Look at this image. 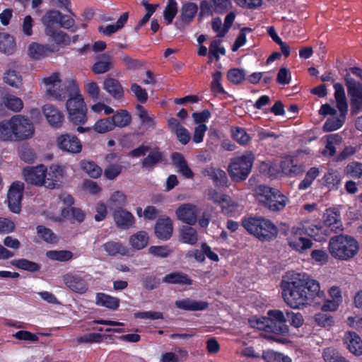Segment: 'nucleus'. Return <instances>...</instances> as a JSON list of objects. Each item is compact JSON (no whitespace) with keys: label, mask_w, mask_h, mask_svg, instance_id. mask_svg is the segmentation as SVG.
<instances>
[{"label":"nucleus","mask_w":362,"mask_h":362,"mask_svg":"<svg viewBox=\"0 0 362 362\" xmlns=\"http://www.w3.org/2000/svg\"><path fill=\"white\" fill-rule=\"evenodd\" d=\"M280 288L285 303L296 310L307 308L324 294L320 282L305 272H286L282 276Z\"/></svg>","instance_id":"nucleus-1"},{"label":"nucleus","mask_w":362,"mask_h":362,"mask_svg":"<svg viewBox=\"0 0 362 362\" xmlns=\"http://www.w3.org/2000/svg\"><path fill=\"white\" fill-rule=\"evenodd\" d=\"M254 195L259 205L273 212L283 210L288 202L279 189L264 185L255 187Z\"/></svg>","instance_id":"nucleus-2"},{"label":"nucleus","mask_w":362,"mask_h":362,"mask_svg":"<svg viewBox=\"0 0 362 362\" xmlns=\"http://www.w3.org/2000/svg\"><path fill=\"white\" fill-rule=\"evenodd\" d=\"M243 226L261 241H269L277 236L278 229L269 220L262 217H248L243 220Z\"/></svg>","instance_id":"nucleus-3"},{"label":"nucleus","mask_w":362,"mask_h":362,"mask_svg":"<svg viewBox=\"0 0 362 362\" xmlns=\"http://www.w3.org/2000/svg\"><path fill=\"white\" fill-rule=\"evenodd\" d=\"M334 98L337 102V107L340 111L339 117H332L327 119L324 124L323 130L325 132H332L340 128L345 120V117L348 111V104L343 86L337 83L334 85Z\"/></svg>","instance_id":"nucleus-4"},{"label":"nucleus","mask_w":362,"mask_h":362,"mask_svg":"<svg viewBox=\"0 0 362 362\" xmlns=\"http://www.w3.org/2000/svg\"><path fill=\"white\" fill-rule=\"evenodd\" d=\"M254 160V155L251 153L232 158L228 166V172L231 180L236 182L246 180L251 172Z\"/></svg>","instance_id":"nucleus-5"},{"label":"nucleus","mask_w":362,"mask_h":362,"mask_svg":"<svg viewBox=\"0 0 362 362\" xmlns=\"http://www.w3.org/2000/svg\"><path fill=\"white\" fill-rule=\"evenodd\" d=\"M69 119L75 125L83 124L87 122V107L81 95L69 98L66 101Z\"/></svg>","instance_id":"nucleus-6"},{"label":"nucleus","mask_w":362,"mask_h":362,"mask_svg":"<svg viewBox=\"0 0 362 362\" xmlns=\"http://www.w3.org/2000/svg\"><path fill=\"white\" fill-rule=\"evenodd\" d=\"M344 81L350 96L351 114L356 115L362 111V83L351 78L349 74L345 75Z\"/></svg>","instance_id":"nucleus-7"},{"label":"nucleus","mask_w":362,"mask_h":362,"mask_svg":"<svg viewBox=\"0 0 362 362\" xmlns=\"http://www.w3.org/2000/svg\"><path fill=\"white\" fill-rule=\"evenodd\" d=\"M47 93L52 98L60 101L64 100L66 98L69 99L81 95L76 81L71 78L57 85L56 88L54 86L49 87Z\"/></svg>","instance_id":"nucleus-8"},{"label":"nucleus","mask_w":362,"mask_h":362,"mask_svg":"<svg viewBox=\"0 0 362 362\" xmlns=\"http://www.w3.org/2000/svg\"><path fill=\"white\" fill-rule=\"evenodd\" d=\"M13 122L15 141H23L33 136L35 129L30 120L23 115H18L11 117Z\"/></svg>","instance_id":"nucleus-9"},{"label":"nucleus","mask_w":362,"mask_h":362,"mask_svg":"<svg viewBox=\"0 0 362 362\" xmlns=\"http://www.w3.org/2000/svg\"><path fill=\"white\" fill-rule=\"evenodd\" d=\"M23 190L24 183L21 181H15L8 191V207L13 213L18 214L21 210Z\"/></svg>","instance_id":"nucleus-10"},{"label":"nucleus","mask_w":362,"mask_h":362,"mask_svg":"<svg viewBox=\"0 0 362 362\" xmlns=\"http://www.w3.org/2000/svg\"><path fill=\"white\" fill-rule=\"evenodd\" d=\"M56 144L60 150L69 153L76 154L82 151L81 141L74 134L66 133L58 136Z\"/></svg>","instance_id":"nucleus-11"},{"label":"nucleus","mask_w":362,"mask_h":362,"mask_svg":"<svg viewBox=\"0 0 362 362\" xmlns=\"http://www.w3.org/2000/svg\"><path fill=\"white\" fill-rule=\"evenodd\" d=\"M64 284L73 292L83 294L88 289V284L81 274L68 272L62 276Z\"/></svg>","instance_id":"nucleus-12"},{"label":"nucleus","mask_w":362,"mask_h":362,"mask_svg":"<svg viewBox=\"0 0 362 362\" xmlns=\"http://www.w3.org/2000/svg\"><path fill=\"white\" fill-rule=\"evenodd\" d=\"M250 327L275 334H285L288 332V327L286 325L272 327L270 320L265 317L253 316L248 320Z\"/></svg>","instance_id":"nucleus-13"},{"label":"nucleus","mask_w":362,"mask_h":362,"mask_svg":"<svg viewBox=\"0 0 362 362\" xmlns=\"http://www.w3.org/2000/svg\"><path fill=\"white\" fill-rule=\"evenodd\" d=\"M173 221L170 217L162 215L158 218L154 226L156 236L161 240H168L173 233Z\"/></svg>","instance_id":"nucleus-14"},{"label":"nucleus","mask_w":362,"mask_h":362,"mask_svg":"<svg viewBox=\"0 0 362 362\" xmlns=\"http://www.w3.org/2000/svg\"><path fill=\"white\" fill-rule=\"evenodd\" d=\"M327 293L328 298L324 300L321 310L323 312H335L343 301L341 291L339 287L332 286L328 289Z\"/></svg>","instance_id":"nucleus-15"},{"label":"nucleus","mask_w":362,"mask_h":362,"mask_svg":"<svg viewBox=\"0 0 362 362\" xmlns=\"http://www.w3.org/2000/svg\"><path fill=\"white\" fill-rule=\"evenodd\" d=\"M45 173H47V168L44 165L27 167L23 169L25 181L37 186H45Z\"/></svg>","instance_id":"nucleus-16"},{"label":"nucleus","mask_w":362,"mask_h":362,"mask_svg":"<svg viewBox=\"0 0 362 362\" xmlns=\"http://www.w3.org/2000/svg\"><path fill=\"white\" fill-rule=\"evenodd\" d=\"M112 217L119 228L129 229L135 223L134 215L122 206H117L113 209Z\"/></svg>","instance_id":"nucleus-17"},{"label":"nucleus","mask_w":362,"mask_h":362,"mask_svg":"<svg viewBox=\"0 0 362 362\" xmlns=\"http://www.w3.org/2000/svg\"><path fill=\"white\" fill-rule=\"evenodd\" d=\"M288 243L294 249H310L313 246L311 240L303 235L300 228H292Z\"/></svg>","instance_id":"nucleus-18"},{"label":"nucleus","mask_w":362,"mask_h":362,"mask_svg":"<svg viewBox=\"0 0 362 362\" xmlns=\"http://www.w3.org/2000/svg\"><path fill=\"white\" fill-rule=\"evenodd\" d=\"M42 112L52 127L59 129L62 126L64 119V114L54 105H45L42 107Z\"/></svg>","instance_id":"nucleus-19"},{"label":"nucleus","mask_w":362,"mask_h":362,"mask_svg":"<svg viewBox=\"0 0 362 362\" xmlns=\"http://www.w3.org/2000/svg\"><path fill=\"white\" fill-rule=\"evenodd\" d=\"M177 218L182 222L192 226L197 222V209L192 204H183L175 211Z\"/></svg>","instance_id":"nucleus-20"},{"label":"nucleus","mask_w":362,"mask_h":362,"mask_svg":"<svg viewBox=\"0 0 362 362\" xmlns=\"http://www.w3.org/2000/svg\"><path fill=\"white\" fill-rule=\"evenodd\" d=\"M64 177V170L59 165H52L45 173V187L54 189L60 186Z\"/></svg>","instance_id":"nucleus-21"},{"label":"nucleus","mask_w":362,"mask_h":362,"mask_svg":"<svg viewBox=\"0 0 362 362\" xmlns=\"http://www.w3.org/2000/svg\"><path fill=\"white\" fill-rule=\"evenodd\" d=\"M62 13L57 10H50L42 18V22L45 26V33L46 35H53L54 29H58L60 25Z\"/></svg>","instance_id":"nucleus-22"},{"label":"nucleus","mask_w":362,"mask_h":362,"mask_svg":"<svg viewBox=\"0 0 362 362\" xmlns=\"http://www.w3.org/2000/svg\"><path fill=\"white\" fill-rule=\"evenodd\" d=\"M323 223L325 226L335 232L343 229L340 213L335 209H327L323 214Z\"/></svg>","instance_id":"nucleus-23"},{"label":"nucleus","mask_w":362,"mask_h":362,"mask_svg":"<svg viewBox=\"0 0 362 362\" xmlns=\"http://www.w3.org/2000/svg\"><path fill=\"white\" fill-rule=\"evenodd\" d=\"M159 163H166L163 152L160 148L156 147L151 150L148 156L141 161V167L143 169L151 171Z\"/></svg>","instance_id":"nucleus-24"},{"label":"nucleus","mask_w":362,"mask_h":362,"mask_svg":"<svg viewBox=\"0 0 362 362\" xmlns=\"http://www.w3.org/2000/svg\"><path fill=\"white\" fill-rule=\"evenodd\" d=\"M343 341L351 353L356 356L362 354V340L356 332L351 331L346 332Z\"/></svg>","instance_id":"nucleus-25"},{"label":"nucleus","mask_w":362,"mask_h":362,"mask_svg":"<svg viewBox=\"0 0 362 362\" xmlns=\"http://www.w3.org/2000/svg\"><path fill=\"white\" fill-rule=\"evenodd\" d=\"M173 164L178 169V172L187 179H192L194 173L189 167L187 160L181 153L173 152L170 156Z\"/></svg>","instance_id":"nucleus-26"},{"label":"nucleus","mask_w":362,"mask_h":362,"mask_svg":"<svg viewBox=\"0 0 362 362\" xmlns=\"http://www.w3.org/2000/svg\"><path fill=\"white\" fill-rule=\"evenodd\" d=\"M175 305L176 308L187 311H201L209 308V303L206 301L196 300L189 298L176 300Z\"/></svg>","instance_id":"nucleus-27"},{"label":"nucleus","mask_w":362,"mask_h":362,"mask_svg":"<svg viewBox=\"0 0 362 362\" xmlns=\"http://www.w3.org/2000/svg\"><path fill=\"white\" fill-rule=\"evenodd\" d=\"M103 88L114 99L120 100L124 98V89L119 80L108 77L103 82Z\"/></svg>","instance_id":"nucleus-28"},{"label":"nucleus","mask_w":362,"mask_h":362,"mask_svg":"<svg viewBox=\"0 0 362 362\" xmlns=\"http://www.w3.org/2000/svg\"><path fill=\"white\" fill-rule=\"evenodd\" d=\"M329 249H349V247L358 248L356 240L347 235H338L330 239Z\"/></svg>","instance_id":"nucleus-29"},{"label":"nucleus","mask_w":362,"mask_h":362,"mask_svg":"<svg viewBox=\"0 0 362 362\" xmlns=\"http://www.w3.org/2000/svg\"><path fill=\"white\" fill-rule=\"evenodd\" d=\"M112 66V57L104 53L98 57L97 61L93 64L91 69L93 73L100 74L110 71Z\"/></svg>","instance_id":"nucleus-30"},{"label":"nucleus","mask_w":362,"mask_h":362,"mask_svg":"<svg viewBox=\"0 0 362 362\" xmlns=\"http://www.w3.org/2000/svg\"><path fill=\"white\" fill-rule=\"evenodd\" d=\"M163 282L170 284H180L190 286L192 284V279L186 274L181 272H173L166 274Z\"/></svg>","instance_id":"nucleus-31"},{"label":"nucleus","mask_w":362,"mask_h":362,"mask_svg":"<svg viewBox=\"0 0 362 362\" xmlns=\"http://www.w3.org/2000/svg\"><path fill=\"white\" fill-rule=\"evenodd\" d=\"M95 303L99 306L105 307L112 310H116L119 306L120 300L104 293H98L95 297Z\"/></svg>","instance_id":"nucleus-32"},{"label":"nucleus","mask_w":362,"mask_h":362,"mask_svg":"<svg viewBox=\"0 0 362 362\" xmlns=\"http://www.w3.org/2000/svg\"><path fill=\"white\" fill-rule=\"evenodd\" d=\"M203 174L211 179L216 186L224 185L226 183V173L220 168L208 166L204 169Z\"/></svg>","instance_id":"nucleus-33"},{"label":"nucleus","mask_w":362,"mask_h":362,"mask_svg":"<svg viewBox=\"0 0 362 362\" xmlns=\"http://www.w3.org/2000/svg\"><path fill=\"white\" fill-rule=\"evenodd\" d=\"M112 124L113 129L115 127H125L129 125L132 122V115L126 110H119L112 116L110 117Z\"/></svg>","instance_id":"nucleus-34"},{"label":"nucleus","mask_w":362,"mask_h":362,"mask_svg":"<svg viewBox=\"0 0 362 362\" xmlns=\"http://www.w3.org/2000/svg\"><path fill=\"white\" fill-rule=\"evenodd\" d=\"M129 14L125 12L121 15L115 24L107 25L106 27L102 25L98 27V31L105 35L110 36L119 30L122 29L127 23Z\"/></svg>","instance_id":"nucleus-35"},{"label":"nucleus","mask_w":362,"mask_h":362,"mask_svg":"<svg viewBox=\"0 0 362 362\" xmlns=\"http://www.w3.org/2000/svg\"><path fill=\"white\" fill-rule=\"evenodd\" d=\"M13 122L11 118L8 120L0 122V140L3 141H15V134L13 132Z\"/></svg>","instance_id":"nucleus-36"},{"label":"nucleus","mask_w":362,"mask_h":362,"mask_svg":"<svg viewBox=\"0 0 362 362\" xmlns=\"http://www.w3.org/2000/svg\"><path fill=\"white\" fill-rule=\"evenodd\" d=\"M62 216L72 223H81L85 219L86 214L79 208L65 207L62 210Z\"/></svg>","instance_id":"nucleus-37"},{"label":"nucleus","mask_w":362,"mask_h":362,"mask_svg":"<svg viewBox=\"0 0 362 362\" xmlns=\"http://www.w3.org/2000/svg\"><path fill=\"white\" fill-rule=\"evenodd\" d=\"M16 49L15 39L6 33H0V52L8 55L12 54Z\"/></svg>","instance_id":"nucleus-38"},{"label":"nucleus","mask_w":362,"mask_h":362,"mask_svg":"<svg viewBox=\"0 0 362 362\" xmlns=\"http://www.w3.org/2000/svg\"><path fill=\"white\" fill-rule=\"evenodd\" d=\"M342 142V138L337 134H332L327 136V144L325 148L322 152L324 156H332L337 150V147L340 146Z\"/></svg>","instance_id":"nucleus-39"},{"label":"nucleus","mask_w":362,"mask_h":362,"mask_svg":"<svg viewBox=\"0 0 362 362\" xmlns=\"http://www.w3.org/2000/svg\"><path fill=\"white\" fill-rule=\"evenodd\" d=\"M148 240V234L145 230L138 231L129 238L132 249H144L147 246Z\"/></svg>","instance_id":"nucleus-40"},{"label":"nucleus","mask_w":362,"mask_h":362,"mask_svg":"<svg viewBox=\"0 0 362 362\" xmlns=\"http://www.w3.org/2000/svg\"><path fill=\"white\" fill-rule=\"evenodd\" d=\"M141 284L144 289L153 291L160 285V279L153 273H148L141 276Z\"/></svg>","instance_id":"nucleus-41"},{"label":"nucleus","mask_w":362,"mask_h":362,"mask_svg":"<svg viewBox=\"0 0 362 362\" xmlns=\"http://www.w3.org/2000/svg\"><path fill=\"white\" fill-rule=\"evenodd\" d=\"M136 110L137 115L141 120V125L146 128L154 129L156 127V122L154 121L153 115H150L147 110L141 105H136Z\"/></svg>","instance_id":"nucleus-42"},{"label":"nucleus","mask_w":362,"mask_h":362,"mask_svg":"<svg viewBox=\"0 0 362 362\" xmlns=\"http://www.w3.org/2000/svg\"><path fill=\"white\" fill-rule=\"evenodd\" d=\"M198 7L194 3H187L182 5L180 11V18L185 24H189L197 13Z\"/></svg>","instance_id":"nucleus-43"},{"label":"nucleus","mask_w":362,"mask_h":362,"mask_svg":"<svg viewBox=\"0 0 362 362\" xmlns=\"http://www.w3.org/2000/svg\"><path fill=\"white\" fill-rule=\"evenodd\" d=\"M262 358L266 362H292V359L288 356L272 349L264 351Z\"/></svg>","instance_id":"nucleus-44"},{"label":"nucleus","mask_w":362,"mask_h":362,"mask_svg":"<svg viewBox=\"0 0 362 362\" xmlns=\"http://www.w3.org/2000/svg\"><path fill=\"white\" fill-rule=\"evenodd\" d=\"M197 233L191 226H183L180 230V240L182 243L194 245L197 242Z\"/></svg>","instance_id":"nucleus-45"},{"label":"nucleus","mask_w":362,"mask_h":362,"mask_svg":"<svg viewBox=\"0 0 362 362\" xmlns=\"http://www.w3.org/2000/svg\"><path fill=\"white\" fill-rule=\"evenodd\" d=\"M15 267L29 272H38L41 267L39 264L26 259H13L11 262Z\"/></svg>","instance_id":"nucleus-46"},{"label":"nucleus","mask_w":362,"mask_h":362,"mask_svg":"<svg viewBox=\"0 0 362 362\" xmlns=\"http://www.w3.org/2000/svg\"><path fill=\"white\" fill-rule=\"evenodd\" d=\"M3 102L8 110L15 112H19L23 107V103L22 100L13 95H5L3 98Z\"/></svg>","instance_id":"nucleus-47"},{"label":"nucleus","mask_w":362,"mask_h":362,"mask_svg":"<svg viewBox=\"0 0 362 362\" xmlns=\"http://www.w3.org/2000/svg\"><path fill=\"white\" fill-rule=\"evenodd\" d=\"M221 40H214L209 47V62H212L214 59L218 61L219 59V54L225 55L226 49L223 47H220Z\"/></svg>","instance_id":"nucleus-48"},{"label":"nucleus","mask_w":362,"mask_h":362,"mask_svg":"<svg viewBox=\"0 0 362 362\" xmlns=\"http://www.w3.org/2000/svg\"><path fill=\"white\" fill-rule=\"evenodd\" d=\"M282 172L287 175H296L302 173L301 166L293 163L291 158H286L281 163Z\"/></svg>","instance_id":"nucleus-49"},{"label":"nucleus","mask_w":362,"mask_h":362,"mask_svg":"<svg viewBox=\"0 0 362 362\" xmlns=\"http://www.w3.org/2000/svg\"><path fill=\"white\" fill-rule=\"evenodd\" d=\"M49 49L47 46L32 42L28 47L29 55L34 59H40L47 56Z\"/></svg>","instance_id":"nucleus-50"},{"label":"nucleus","mask_w":362,"mask_h":362,"mask_svg":"<svg viewBox=\"0 0 362 362\" xmlns=\"http://www.w3.org/2000/svg\"><path fill=\"white\" fill-rule=\"evenodd\" d=\"M81 168L93 178H98L102 174V168L93 161L83 160L81 162Z\"/></svg>","instance_id":"nucleus-51"},{"label":"nucleus","mask_w":362,"mask_h":362,"mask_svg":"<svg viewBox=\"0 0 362 362\" xmlns=\"http://www.w3.org/2000/svg\"><path fill=\"white\" fill-rule=\"evenodd\" d=\"M46 256L52 260L66 262L73 257V254L71 250H47Z\"/></svg>","instance_id":"nucleus-52"},{"label":"nucleus","mask_w":362,"mask_h":362,"mask_svg":"<svg viewBox=\"0 0 362 362\" xmlns=\"http://www.w3.org/2000/svg\"><path fill=\"white\" fill-rule=\"evenodd\" d=\"M323 178L326 186L329 189L337 187L341 181L340 173L334 170H329Z\"/></svg>","instance_id":"nucleus-53"},{"label":"nucleus","mask_w":362,"mask_h":362,"mask_svg":"<svg viewBox=\"0 0 362 362\" xmlns=\"http://www.w3.org/2000/svg\"><path fill=\"white\" fill-rule=\"evenodd\" d=\"M345 173L355 179H362V163L354 161L349 163L344 170Z\"/></svg>","instance_id":"nucleus-54"},{"label":"nucleus","mask_w":362,"mask_h":362,"mask_svg":"<svg viewBox=\"0 0 362 362\" xmlns=\"http://www.w3.org/2000/svg\"><path fill=\"white\" fill-rule=\"evenodd\" d=\"M177 13V4L175 0H168L163 11L164 19L167 24H170Z\"/></svg>","instance_id":"nucleus-55"},{"label":"nucleus","mask_w":362,"mask_h":362,"mask_svg":"<svg viewBox=\"0 0 362 362\" xmlns=\"http://www.w3.org/2000/svg\"><path fill=\"white\" fill-rule=\"evenodd\" d=\"M4 81L8 85L18 88L22 83L21 76L15 70L7 71L4 76Z\"/></svg>","instance_id":"nucleus-56"},{"label":"nucleus","mask_w":362,"mask_h":362,"mask_svg":"<svg viewBox=\"0 0 362 362\" xmlns=\"http://www.w3.org/2000/svg\"><path fill=\"white\" fill-rule=\"evenodd\" d=\"M222 73L221 71H216L212 74V81L211 89L212 93L216 95L221 93H225L224 88L221 84Z\"/></svg>","instance_id":"nucleus-57"},{"label":"nucleus","mask_w":362,"mask_h":362,"mask_svg":"<svg viewBox=\"0 0 362 362\" xmlns=\"http://www.w3.org/2000/svg\"><path fill=\"white\" fill-rule=\"evenodd\" d=\"M268 319L270 320V325L272 327L285 325L286 319L284 313L279 310H270L268 311Z\"/></svg>","instance_id":"nucleus-58"},{"label":"nucleus","mask_w":362,"mask_h":362,"mask_svg":"<svg viewBox=\"0 0 362 362\" xmlns=\"http://www.w3.org/2000/svg\"><path fill=\"white\" fill-rule=\"evenodd\" d=\"M228 80L235 85L240 84L245 80V71L238 68L228 71Z\"/></svg>","instance_id":"nucleus-59"},{"label":"nucleus","mask_w":362,"mask_h":362,"mask_svg":"<svg viewBox=\"0 0 362 362\" xmlns=\"http://www.w3.org/2000/svg\"><path fill=\"white\" fill-rule=\"evenodd\" d=\"M314 320L318 326L325 328L331 327L334 324L333 317L323 313H316L314 316Z\"/></svg>","instance_id":"nucleus-60"},{"label":"nucleus","mask_w":362,"mask_h":362,"mask_svg":"<svg viewBox=\"0 0 362 362\" xmlns=\"http://www.w3.org/2000/svg\"><path fill=\"white\" fill-rule=\"evenodd\" d=\"M230 132L233 139L241 145L247 144L250 139L245 129L241 127L231 128Z\"/></svg>","instance_id":"nucleus-61"},{"label":"nucleus","mask_w":362,"mask_h":362,"mask_svg":"<svg viewBox=\"0 0 362 362\" xmlns=\"http://www.w3.org/2000/svg\"><path fill=\"white\" fill-rule=\"evenodd\" d=\"M93 129L99 134H104L114 129L110 117L98 120Z\"/></svg>","instance_id":"nucleus-62"},{"label":"nucleus","mask_w":362,"mask_h":362,"mask_svg":"<svg viewBox=\"0 0 362 362\" xmlns=\"http://www.w3.org/2000/svg\"><path fill=\"white\" fill-rule=\"evenodd\" d=\"M37 232L38 236L47 243H53L57 241V238L55 234L51 229L44 226H38L37 227Z\"/></svg>","instance_id":"nucleus-63"},{"label":"nucleus","mask_w":362,"mask_h":362,"mask_svg":"<svg viewBox=\"0 0 362 362\" xmlns=\"http://www.w3.org/2000/svg\"><path fill=\"white\" fill-rule=\"evenodd\" d=\"M131 90L134 93L136 100L141 104L146 103L148 100V93L145 88H143L137 83H133L131 86Z\"/></svg>","instance_id":"nucleus-64"}]
</instances>
